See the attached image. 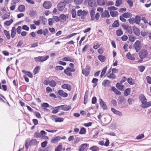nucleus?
<instances>
[{
	"label": "nucleus",
	"mask_w": 151,
	"mask_h": 151,
	"mask_svg": "<svg viewBox=\"0 0 151 151\" xmlns=\"http://www.w3.org/2000/svg\"><path fill=\"white\" fill-rule=\"evenodd\" d=\"M76 69L74 68H70L68 67L64 70V73L67 76H72V73L71 72H74L75 71Z\"/></svg>",
	"instance_id": "obj_1"
},
{
	"label": "nucleus",
	"mask_w": 151,
	"mask_h": 151,
	"mask_svg": "<svg viewBox=\"0 0 151 151\" xmlns=\"http://www.w3.org/2000/svg\"><path fill=\"white\" fill-rule=\"evenodd\" d=\"M139 55L140 58L142 60L141 61H142V59L146 58L148 55V52L147 50L143 49L141 50L139 52Z\"/></svg>",
	"instance_id": "obj_2"
},
{
	"label": "nucleus",
	"mask_w": 151,
	"mask_h": 151,
	"mask_svg": "<svg viewBox=\"0 0 151 151\" xmlns=\"http://www.w3.org/2000/svg\"><path fill=\"white\" fill-rule=\"evenodd\" d=\"M136 52H139L141 49L142 47L140 42L138 40H137L133 45Z\"/></svg>",
	"instance_id": "obj_3"
},
{
	"label": "nucleus",
	"mask_w": 151,
	"mask_h": 151,
	"mask_svg": "<svg viewBox=\"0 0 151 151\" xmlns=\"http://www.w3.org/2000/svg\"><path fill=\"white\" fill-rule=\"evenodd\" d=\"M55 109H60L62 110L65 111H68L70 110L71 109V106L69 105H67L66 104L60 105L58 106L55 107Z\"/></svg>",
	"instance_id": "obj_4"
},
{
	"label": "nucleus",
	"mask_w": 151,
	"mask_h": 151,
	"mask_svg": "<svg viewBox=\"0 0 151 151\" xmlns=\"http://www.w3.org/2000/svg\"><path fill=\"white\" fill-rule=\"evenodd\" d=\"M52 2L49 1H45L43 4V7L46 9H48L50 8L52 6Z\"/></svg>",
	"instance_id": "obj_5"
},
{
	"label": "nucleus",
	"mask_w": 151,
	"mask_h": 151,
	"mask_svg": "<svg viewBox=\"0 0 151 151\" xmlns=\"http://www.w3.org/2000/svg\"><path fill=\"white\" fill-rule=\"evenodd\" d=\"M65 3L64 2H59L57 5L58 10L60 11H63L65 8Z\"/></svg>",
	"instance_id": "obj_6"
},
{
	"label": "nucleus",
	"mask_w": 151,
	"mask_h": 151,
	"mask_svg": "<svg viewBox=\"0 0 151 151\" xmlns=\"http://www.w3.org/2000/svg\"><path fill=\"white\" fill-rule=\"evenodd\" d=\"M88 145V144L86 143L81 144L79 146L78 150L79 151H86L87 150V147Z\"/></svg>",
	"instance_id": "obj_7"
},
{
	"label": "nucleus",
	"mask_w": 151,
	"mask_h": 151,
	"mask_svg": "<svg viewBox=\"0 0 151 151\" xmlns=\"http://www.w3.org/2000/svg\"><path fill=\"white\" fill-rule=\"evenodd\" d=\"M99 102L100 106L104 110H107V106L102 99H99Z\"/></svg>",
	"instance_id": "obj_8"
},
{
	"label": "nucleus",
	"mask_w": 151,
	"mask_h": 151,
	"mask_svg": "<svg viewBox=\"0 0 151 151\" xmlns=\"http://www.w3.org/2000/svg\"><path fill=\"white\" fill-rule=\"evenodd\" d=\"M151 106V101H147L145 102L144 103L142 104L141 107L142 109H145Z\"/></svg>",
	"instance_id": "obj_9"
},
{
	"label": "nucleus",
	"mask_w": 151,
	"mask_h": 151,
	"mask_svg": "<svg viewBox=\"0 0 151 151\" xmlns=\"http://www.w3.org/2000/svg\"><path fill=\"white\" fill-rule=\"evenodd\" d=\"M60 21L62 23L65 22L67 18H68V16L67 14L65 15L62 14L60 16Z\"/></svg>",
	"instance_id": "obj_10"
},
{
	"label": "nucleus",
	"mask_w": 151,
	"mask_h": 151,
	"mask_svg": "<svg viewBox=\"0 0 151 151\" xmlns=\"http://www.w3.org/2000/svg\"><path fill=\"white\" fill-rule=\"evenodd\" d=\"M110 15L109 12L107 10H105L104 12H102L101 15V18L109 17Z\"/></svg>",
	"instance_id": "obj_11"
},
{
	"label": "nucleus",
	"mask_w": 151,
	"mask_h": 151,
	"mask_svg": "<svg viewBox=\"0 0 151 151\" xmlns=\"http://www.w3.org/2000/svg\"><path fill=\"white\" fill-rule=\"evenodd\" d=\"M139 99L142 104L144 103L145 102L147 101V99L143 94H141L139 96Z\"/></svg>",
	"instance_id": "obj_12"
},
{
	"label": "nucleus",
	"mask_w": 151,
	"mask_h": 151,
	"mask_svg": "<svg viewBox=\"0 0 151 151\" xmlns=\"http://www.w3.org/2000/svg\"><path fill=\"white\" fill-rule=\"evenodd\" d=\"M88 4L89 6L91 7H94L96 6L95 0H89L88 2Z\"/></svg>",
	"instance_id": "obj_13"
},
{
	"label": "nucleus",
	"mask_w": 151,
	"mask_h": 151,
	"mask_svg": "<svg viewBox=\"0 0 151 151\" xmlns=\"http://www.w3.org/2000/svg\"><path fill=\"white\" fill-rule=\"evenodd\" d=\"M60 138L61 137L59 136L54 137L51 139V142L53 143H56L60 140Z\"/></svg>",
	"instance_id": "obj_14"
},
{
	"label": "nucleus",
	"mask_w": 151,
	"mask_h": 151,
	"mask_svg": "<svg viewBox=\"0 0 151 151\" xmlns=\"http://www.w3.org/2000/svg\"><path fill=\"white\" fill-rule=\"evenodd\" d=\"M58 93L59 95L64 97H67L68 96L67 93L61 90L58 91Z\"/></svg>",
	"instance_id": "obj_15"
},
{
	"label": "nucleus",
	"mask_w": 151,
	"mask_h": 151,
	"mask_svg": "<svg viewBox=\"0 0 151 151\" xmlns=\"http://www.w3.org/2000/svg\"><path fill=\"white\" fill-rule=\"evenodd\" d=\"M62 87L63 89H66L69 91L71 90L72 88L70 85L67 84H64L62 86Z\"/></svg>",
	"instance_id": "obj_16"
},
{
	"label": "nucleus",
	"mask_w": 151,
	"mask_h": 151,
	"mask_svg": "<svg viewBox=\"0 0 151 151\" xmlns=\"http://www.w3.org/2000/svg\"><path fill=\"white\" fill-rule=\"evenodd\" d=\"M135 22L137 24H139L141 21V17L139 15H136L134 18Z\"/></svg>",
	"instance_id": "obj_17"
},
{
	"label": "nucleus",
	"mask_w": 151,
	"mask_h": 151,
	"mask_svg": "<svg viewBox=\"0 0 151 151\" xmlns=\"http://www.w3.org/2000/svg\"><path fill=\"white\" fill-rule=\"evenodd\" d=\"M133 31L134 34L136 36H139L140 34V30L137 27H135L133 28Z\"/></svg>",
	"instance_id": "obj_18"
},
{
	"label": "nucleus",
	"mask_w": 151,
	"mask_h": 151,
	"mask_svg": "<svg viewBox=\"0 0 151 151\" xmlns=\"http://www.w3.org/2000/svg\"><path fill=\"white\" fill-rule=\"evenodd\" d=\"M95 14V10L93 9L92 10L90 11V15L91 17V20H94V15Z\"/></svg>",
	"instance_id": "obj_19"
},
{
	"label": "nucleus",
	"mask_w": 151,
	"mask_h": 151,
	"mask_svg": "<svg viewBox=\"0 0 151 151\" xmlns=\"http://www.w3.org/2000/svg\"><path fill=\"white\" fill-rule=\"evenodd\" d=\"M116 87L119 90L122 91L124 88V85H122V84L120 83H117L116 84Z\"/></svg>",
	"instance_id": "obj_20"
},
{
	"label": "nucleus",
	"mask_w": 151,
	"mask_h": 151,
	"mask_svg": "<svg viewBox=\"0 0 151 151\" xmlns=\"http://www.w3.org/2000/svg\"><path fill=\"white\" fill-rule=\"evenodd\" d=\"M88 14V12L86 11L85 10H83V11L81 17V21H83L84 20V19L85 18L87 14Z\"/></svg>",
	"instance_id": "obj_21"
},
{
	"label": "nucleus",
	"mask_w": 151,
	"mask_h": 151,
	"mask_svg": "<svg viewBox=\"0 0 151 151\" xmlns=\"http://www.w3.org/2000/svg\"><path fill=\"white\" fill-rule=\"evenodd\" d=\"M22 72L31 78L33 77V75L30 72L28 71H26L25 70H22Z\"/></svg>",
	"instance_id": "obj_22"
},
{
	"label": "nucleus",
	"mask_w": 151,
	"mask_h": 151,
	"mask_svg": "<svg viewBox=\"0 0 151 151\" xmlns=\"http://www.w3.org/2000/svg\"><path fill=\"white\" fill-rule=\"evenodd\" d=\"M112 90L116 95H120L121 94V92L114 86L112 87Z\"/></svg>",
	"instance_id": "obj_23"
},
{
	"label": "nucleus",
	"mask_w": 151,
	"mask_h": 151,
	"mask_svg": "<svg viewBox=\"0 0 151 151\" xmlns=\"http://www.w3.org/2000/svg\"><path fill=\"white\" fill-rule=\"evenodd\" d=\"M18 10L20 12H23L25 10V7L24 5H21L18 6Z\"/></svg>",
	"instance_id": "obj_24"
},
{
	"label": "nucleus",
	"mask_w": 151,
	"mask_h": 151,
	"mask_svg": "<svg viewBox=\"0 0 151 151\" xmlns=\"http://www.w3.org/2000/svg\"><path fill=\"white\" fill-rule=\"evenodd\" d=\"M110 83V81L108 80H105L102 83V84L105 87L109 86Z\"/></svg>",
	"instance_id": "obj_25"
},
{
	"label": "nucleus",
	"mask_w": 151,
	"mask_h": 151,
	"mask_svg": "<svg viewBox=\"0 0 151 151\" xmlns=\"http://www.w3.org/2000/svg\"><path fill=\"white\" fill-rule=\"evenodd\" d=\"M16 34V28L15 27H12L11 30V35L12 38H14Z\"/></svg>",
	"instance_id": "obj_26"
},
{
	"label": "nucleus",
	"mask_w": 151,
	"mask_h": 151,
	"mask_svg": "<svg viewBox=\"0 0 151 151\" xmlns=\"http://www.w3.org/2000/svg\"><path fill=\"white\" fill-rule=\"evenodd\" d=\"M131 91V89L130 88H128L126 89L124 92V96H127L130 93Z\"/></svg>",
	"instance_id": "obj_27"
},
{
	"label": "nucleus",
	"mask_w": 151,
	"mask_h": 151,
	"mask_svg": "<svg viewBox=\"0 0 151 151\" xmlns=\"http://www.w3.org/2000/svg\"><path fill=\"white\" fill-rule=\"evenodd\" d=\"M62 60L63 61H69L72 62H73L74 61V58H69L68 57H66L63 58L62 59Z\"/></svg>",
	"instance_id": "obj_28"
},
{
	"label": "nucleus",
	"mask_w": 151,
	"mask_h": 151,
	"mask_svg": "<svg viewBox=\"0 0 151 151\" xmlns=\"http://www.w3.org/2000/svg\"><path fill=\"white\" fill-rule=\"evenodd\" d=\"M132 16V14L130 12H125L123 14L122 16L124 18H128Z\"/></svg>",
	"instance_id": "obj_29"
},
{
	"label": "nucleus",
	"mask_w": 151,
	"mask_h": 151,
	"mask_svg": "<svg viewBox=\"0 0 151 151\" xmlns=\"http://www.w3.org/2000/svg\"><path fill=\"white\" fill-rule=\"evenodd\" d=\"M126 57L129 60H135V58L132 56L130 52H128L126 55Z\"/></svg>",
	"instance_id": "obj_30"
},
{
	"label": "nucleus",
	"mask_w": 151,
	"mask_h": 151,
	"mask_svg": "<svg viewBox=\"0 0 151 151\" xmlns=\"http://www.w3.org/2000/svg\"><path fill=\"white\" fill-rule=\"evenodd\" d=\"M98 59L101 62H104L106 60V57L104 56L99 55L98 57Z\"/></svg>",
	"instance_id": "obj_31"
},
{
	"label": "nucleus",
	"mask_w": 151,
	"mask_h": 151,
	"mask_svg": "<svg viewBox=\"0 0 151 151\" xmlns=\"http://www.w3.org/2000/svg\"><path fill=\"white\" fill-rule=\"evenodd\" d=\"M119 26V24L118 20H116L112 24V26L114 27H118Z\"/></svg>",
	"instance_id": "obj_32"
},
{
	"label": "nucleus",
	"mask_w": 151,
	"mask_h": 151,
	"mask_svg": "<svg viewBox=\"0 0 151 151\" xmlns=\"http://www.w3.org/2000/svg\"><path fill=\"white\" fill-rule=\"evenodd\" d=\"M49 85L52 87H54L56 85V81L54 80H51L49 81Z\"/></svg>",
	"instance_id": "obj_33"
},
{
	"label": "nucleus",
	"mask_w": 151,
	"mask_h": 151,
	"mask_svg": "<svg viewBox=\"0 0 151 151\" xmlns=\"http://www.w3.org/2000/svg\"><path fill=\"white\" fill-rule=\"evenodd\" d=\"M90 149L92 151H99V148L96 146H94L90 148Z\"/></svg>",
	"instance_id": "obj_34"
},
{
	"label": "nucleus",
	"mask_w": 151,
	"mask_h": 151,
	"mask_svg": "<svg viewBox=\"0 0 151 151\" xmlns=\"http://www.w3.org/2000/svg\"><path fill=\"white\" fill-rule=\"evenodd\" d=\"M107 69V66H106L102 70L101 72L100 77L102 78L105 74L106 70Z\"/></svg>",
	"instance_id": "obj_35"
},
{
	"label": "nucleus",
	"mask_w": 151,
	"mask_h": 151,
	"mask_svg": "<svg viewBox=\"0 0 151 151\" xmlns=\"http://www.w3.org/2000/svg\"><path fill=\"white\" fill-rule=\"evenodd\" d=\"M123 2L122 0H117L116 1L115 6L117 7L119 6L122 4Z\"/></svg>",
	"instance_id": "obj_36"
},
{
	"label": "nucleus",
	"mask_w": 151,
	"mask_h": 151,
	"mask_svg": "<svg viewBox=\"0 0 151 151\" xmlns=\"http://www.w3.org/2000/svg\"><path fill=\"white\" fill-rule=\"evenodd\" d=\"M110 13L111 16L113 17L117 16L118 14V12L116 11H110Z\"/></svg>",
	"instance_id": "obj_37"
},
{
	"label": "nucleus",
	"mask_w": 151,
	"mask_h": 151,
	"mask_svg": "<svg viewBox=\"0 0 151 151\" xmlns=\"http://www.w3.org/2000/svg\"><path fill=\"white\" fill-rule=\"evenodd\" d=\"M40 69V67L39 66H37L36 67L33 71L34 74H36L37 73L39 72Z\"/></svg>",
	"instance_id": "obj_38"
},
{
	"label": "nucleus",
	"mask_w": 151,
	"mask_h": 151,
	"mask_svg": "<svg viewBox=\"0 0 151 151\" xmlns=\"http://www.w3.org/2000/svg\"><path fill=\"white\" fill-rule=\"evenodd\" d=\"M4 33L8 39L9 40L10 38V35L9 31L4 30Z\"/></svg>",
	"instance_id": "obj_39"
},
{
	"label": "nucleus",
	"mask_w": 151,
	"mask_h": 151,
	"mask_svg": "<svg viewBox=\"0 0 151 151\" xmlns=\"http://www.w3.org/2000/svg\"><path fill=\"white\" fill-rule=\"evenodd\" d=\"M82 73L86 76H88L89 74L90 71L86 70H82Z\"/></svg>",
	"instance_id": "obj_40"
},
{
	"label": "nucleus",
	"mask_w": 151,
	"mask_h": 151,
	"mask_svg": "<svg viewBox=\"0 0 151 151\" xmlns=\"http://www.w3.org/2000/svg\"><path fill=\"white\" fill-rule=\"evenodd\" d=\"M107 77L111 79H114L116 78V76L113 73H110L109 75L107 76Z\"/></svg>",
	"instance_id": "obj_41"
},
{
	"label": "nucleus",
	"mask_w": 151,
	"mask_h": 151,
	"mask_svg": "<svg viewBox=\"0 0 151 151\" xmlns=\"http://www.w3.org/2000/svg\"><path fill=\"white\" fill-rule=\"evenodd\" d=\"M116 33L118 36H120L123 34V32L121 29H119L116 30Z\"/></svg>",
	"instance_id": "obj_42"
},
{
	"label": "nucleus",
	"mask_w": 151,
	"mask_h": 151,
	"mask_svg": "<svg viewBox=\"0 0 151 151\" xmlns=\"http://www.w3.org/2000/svg\"><path fill=\"white\" fill-rule=\"evenodd\" d=\"M105 0H97V3L99 5L103 6L105 4Z\"/></svg>",
	"instance_id": "obj_43"
},
{
	"label": "nucleus",
	"mask_w": 151,
	"mask_h": 151,
	"mask_svg": "<svg viewBox=\"0 0 151 151\" xmlns=\"http://www.w3.org/2000/svg\"><path fill=\"white\" fill-rule=\"evenodd\" d=\"M13 22V20L12 19H11L9 21H7L4 22V24L8 26L10 25Z\"/></svg>",
	"instance_id": "obj_44"
},
{
	"label": "nucleus",
	"mask_w": 151,
	"mask_h": 151,
	"mask_svg": "<svg viewBox=\"0 0 151 151\" xmlns=\"http://www.w3.org/2000/svg\"><path fill=\"white\" fill-rule=\"evenodd\" d=\"M86 129L84 127H82L79 132L80 134H84L86 133Z\"/></svg>",
	"instance_id": "obj_45"
},
{
	"label": "nucleus",
	"mask_w": 151,
	"mask_h": 151,
	"mask_svg": "<svg viewBox=\"0 0 151 151\" xmlns=\"http://www.w3.org/2000/svg\"><path fill=\"white\" fill-rule=\"evenodd\" d=\"M49 58V56L48 55L45 57L43 56H40L41 62H44L46 60Z\"/></svg>",
	"instance_id": "obj_46"
},
{
	"label": "nucleus",
	"mask_w": 151,
	"mask_h": 151,
	"mask_svg": "<svg viewBox=\"0 0 151 151\" xmlns=\"http://www.w3.org/2000/svg\"><path fill=\"white\" fill-rule=\"evenodd\" d=\"M145 67L143 65H140L138 67L139 71L141 72H142L145 70Z\"/></svg>",
	"instance_id": "obj_47"
},
{
	"label": "nucleus",
	"mask_w": 151,
	"mask_h": 151,
	"mask_svg": "<svg viewBox=\"0 0 151 151\" xmlns=\"http://www.w3.org/2000/svg\"><path fill=\"white\" fill-rule=\"evenodd\" d=\"M63 146L61 145H59L55 148V151H61Z\"/></svg>",
	"instance_id": "obj_48"
},
{
	"label": "nucleus",
	"mask_w": 151,
	"mask_h": 151,
	"mask_svg": "<svg viewBox=\"0 0 151 151\" xmlns=\"http://www.w3.org/2000/svg\"><path fill=\"white\" fill-rule=\"evenodd\" d=\"M40 19H42L43 24L44 25L46 24L47 22V19L44 17L43 16L41 17Z\"/></svg>",
	"instance_id": "obj_49"
},
{
	"label": "nucleus",
	"mask_w": 151,
	"mask_h": 151,
	"mask_svg": "<svg viewBox=\"0 0 151 151\" xmlns=\"http://www.w3.org/2000/svg\"><path fill=\"white\" fill-rule=\"evenodd\" d=\"M107 9L109 11H114L117 10L118 8L115 7L114 6H111L108 7Z\"/></svg>",
	"instance_id": "obj_50"
},
{
	"label": "nucleus",
	"mask_w": 151,
	"mask_h": 151,
	"mask_svg": "<svg viewBox=\"0 0 151 151\" xmlns=\"http://www.w3.org/2000/svg\"><path fill=\"white\" fill-rule=\"evenodd\" d=\"M127 81L130 85H133L134 84V83L132 81V78H128L127 80Z\"/></svg>",
	"instance_id": "obj_51"
},
{
	"label": "nucleus",
	"mask_w": 151,
	"mask_h": 151,
	"mask_svg": "<svg viewBox=\"0 0 151 151\" xmlns=\"http://www.w3.org/2000/svg\"><path fill=\"white\" fill-rule=\"evenodd\" d=\"M89 46V44H86L82 50V52H85L88 48Z\"/></svg>",
	"instance_id": "obj_52"
},
{
	"label": "nucleus",
	"mask_w": 151,
	"mask_h": 151,
	"mask_svg": "<svg viewBox=\"0 0 151 151\" xmlns=\"http://www.w3.org/2000/svg\"><path fill=\"white\" fill-rule=\"evenodd\" d=\"M53 19L56 22H58L60 21V17H58L57 16H53Z\"/></svg>",
	"instance_id": "obj_53"
},
{
	"label": "nucleus",
	"mask_w": 151,
	"mask_h": 151,
	"mask_svg": "<svg viewBox=\"0 0 151 151\" xmlns=\"http://www.w3.org/2000/svg\"><path fill=\"white\" fill-rule=\"evenodd\" d=\"M72 14V17L73 18H75L76 17V13L75 9H73L71 11Z\"/></svg>",
	"instance_id": "obj_54"
},
{
	"label": "nucleus",
	"mask_w": 151,
	"mask_h": 151,
	"mask_svg": "<svg viewBox=\"0 0 151 151\" xmlns=\"http://www.w3.org/2000/svg\"><path fill=\"white\" fill-rule=\"evenodd\" d=\"M63 121V119L61 117H57L55 119V122H61Z\"/></svg>",
	"instance_id": "obj_55"
},
{
	"label": "nucleus",
	"mask_w": 151,
	"mask_h": 151,
	"mask_svg": "<svg viewBox=\"0 0 151 151\" xmlns=\"http://www.w3.org/2000/svg\"><path fill=\"white\" fill-rule=\"evenodd\" d=\"M37 142V141L35 139L32 140L30 142V145H35L36 144Z\"/></svg>",
	"instance_id": "obj_56"
},
{
	"label": "nucleus",
	"mask_w": 151,
	"mask_h": 151,
	"mask_svg": "<svg viewBox=\"0 0 151 151\" xmlns=\"http://www.w3.org/2000/svg\"><path fill=\"white\" fill-rule=\"evenodd\" d=\"M128 21H129V23L131 24H133L135 23L133 18L128 19Z\"/></svg>",
	"instance_id": "obj_57"
},
{
	"label": "nucleus",
	"mask_w": 151,
	"mask_h": 151,
	"mask_svg": "<svg viewBox=\"0 0 151 151\" xmlns=\"http://www.w3.org/2000/svg\"><path fill=\"white\" fill-rule=\"evenodd\" d=\"M29 145H30V143H29V141L26 140L25 144V147L26 150L28 149Z\"/></svg>",
	"instance_id": "obj_58"
},
{
	"label": "nucleus",
	"mask_w": 151,
	"mask_h": 151,
	"mask_svg": "<svg viewBox=\"0 0 151 151\" xmlns=\"http://www.w3.org/2000/svg\"><path fill=\"white\" fill-rule=\"evenodd\" d=\"M129 40L131 42H134L135 40V37L132 35H130L129 37Z\"/></svg>",
	"instance_id": "obj_59"
},
{
	"label": "nucleus",
	"mask_w": 151,
	"mask_h": 151,
	"mask_svg": "<svg viewBox=\"0 0 151 151\" xmlns=\"http://www.w3.org/2000/svg\"><path fill=\"white\" fill-rule=\"evenodd\" d=\"M127 3L130 7L133 6V2L132 0H127Z\"/></svg>",
	"instance_id": "obj_60"
},
{
	"label": "nucleus",
	"mask_w": 151,
	"mask_h": 151,
	"mask_svg": "<svg viewBox=\"0 0 151 151\" xmlns=\"http://www.w3.org/2000/svg\"><path fill=\"white\" fill-rule=\"evenodd\" d=\"M29 14L31 17H34L36 14L35 12L34 11H31L29 13Z\"/></svg>",
	"instance_id": "obj_61"
},
{
	"label": "nucleus",
	"mask_w": 151,
	"mask_h": 151,
	"mask_svg": "<svg viewBox=\"0 0 151 151\" xmlns=\"http://www.w3.org/2000/svg\"><path fill=\"white\" fill-rule=\"evenodd\" d=\"M96 101V98L95 96L93 97L92 99V103L93 104H95Z\"/></svg>",
	"instance_id": "obj_62"
},
{
	"label": "nucleus",
	"mask_w": 151,
	"mask_h": 151,
	"mask_svg": "<svg viewBox=\"0 0 151 151\" xmlns=\"http://www.w3.org/2000/svg\"><path fill=\"white\" fill-rule=\"evenodd\" d=\"M83 0H74V2L76 4H81L83 2Z\"/></svg>",
	"instance_id": "obj_63"
},
{
	"label": "nucleus",
	"mask_w": 151,
	"mask_h": 151,
	"mask_svg": "<svg viewBox=\"0 0 151 151\" xmlns=\"http://www.w3.org/2000/svg\"><path fill=\"white\" fill-rule=\"evenodd\" d=\"M47 144V142L46 141H45L44 142L41 143V145L42 147L43 148L45 147Z\"/></svg>",
	"instance_id": "obj_64"
}]
</instances>
